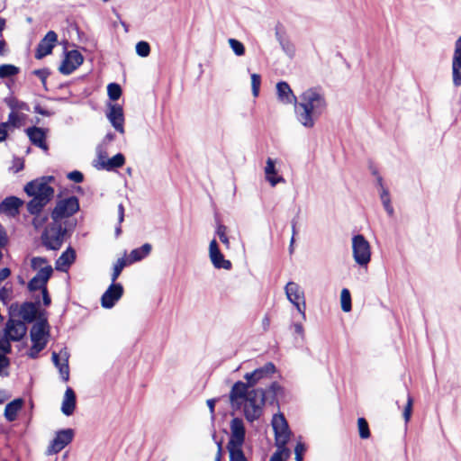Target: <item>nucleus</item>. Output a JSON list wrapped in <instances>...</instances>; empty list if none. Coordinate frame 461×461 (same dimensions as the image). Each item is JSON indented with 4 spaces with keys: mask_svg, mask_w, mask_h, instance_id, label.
I'll return each mask as SVG.
<instances>
[{
    "mask_svg": "<svg viewBox=\"0 0 461 461\" xmlns=\"http://www.w3.org/2000/svg\"><path fill=\"white\" fill-rule=\"evenodd\" d=\"M8 122L0 123V142L4 141L7 138Z\"/></svg>",
    "mask_w": 461,
    "mask_h": 461,
    "instance_id": "nucleus-57",
    "label": "nucleus"
},
{
    "mask_svg": "<svg viewBox=\"0 0 461 461\" xmlns=\"http://www.w3.org/2000/svg\"><path fill=\"white\" fill-rule=\"evenodd\" d=\"M58 41V35L55 32L50 31L40 41L36 49L35 58L41 59L45 56L50 54Z\"/></svg>",
    "mask_w": 461,
    "mask_h": 461,
    "instance_id": "nucleus-18",
    "label": "nucleus"
},
{
    "mask_svg": "<svg viewBox=\"0 0 461 461\" xmlns=\"http://www.w3.org/2000/svg\"><path fill=\"white\" fill-rule=\"evenodd\" d=\"M123 219H124V208H123L122 204H119V206H118L119 223H122L123 221Z\"/></svg>",
    "mask_w": 461,
    "mask_h": 461,
    "instance_id": "nucleus-62",
    "label": "nucleus"
},
{
    "mask_svg": "<svg viewBox=\"0 0 461 461\" xmlns=\"http://www.w3.org/2000/svg\"><path fill=\"white\" fill-rule=\"evenodd\" d=\"M23 205V201L15 196L6 197L0 203V212L14 216L18 213L19 208Z\"/></svg>",
    "mask_w": 461,
    "mask_h": 461,
    "instance_id": "nucleus-26",
    "label": "nucleus"
},
{
    "mask_svg": "<svg viewBox=\"0 0 461 461\" xmlns=\"http://www.w3.org/2000/svg\"><path fill=\"white\" fill-rule=\"evenodd\" d=\"M152 247L149 243H145L141 247L131 251L127 260L128 264H132L145 258L151 252Z\"/></svg>",
    "mask_w": 461,
    "mask_h": 461,
    "instance_id": "nucleus-28",
    "label": "nucleus"
},
{
    "mask_svg": "<svg viewBox=\"0 0 461 461\" xmlns=\"http://www.w3.org/2000/svg\"><path fill=\"white\" fill-rule=\"evenodd\" d=\"M216 233L220 240L224 244L225 248L229 249L230 244L227 236V227L225 225L220 224L216 229Z\"/></svg>",
    "mask_w": 461,
    "mask_h": 461,
    "instance_id": "nucleus-41",
    "label": "nucleus"
},
{
    "mask_svg": "<svg viewBox=\"0 0 461 461\" xmlns=\"http://www.w3.org/2000/svg\"><path fill=\"white\" fill-rule=\"evenodd\" d=\"M451 70L453 85L456 87L461 86V37L455 43Z\"/></svg>",
    "mask_w": 461,
    "mask_h": 461,
    "instance_id": "nucleus-19",
    "label": "nucleus"
},
{
    "mask_svg": "<svg viewBox=\"0 0 461 461\" xmlns=\"http://www.w3.org/2000/svg\"><path fill=\"white\" fill-rule=\"evenodd\" d=\"M5 103L8 105L9 108L12 109L13 112L19 110L29 111V106L27 104L19 101L17 98L14 96L5 98Z\"/></svg>",
    "mask_w": 461,
    "mask_h": 461,
    "instance_id": "nucleus-33",
    "label": "nucleus"
},
{
    "mask_svg": "<svg viewBox=\"0 0 461 461\" xmlns=\"http://www.w3.org/2000/svg\"><path fill=\"white\" fill-rule=\"evenodd\" d=\"M75 432L72 429H60L56 432L54 438L46 450L47 455H54L60 452L74 438Z\"/></svg>",
    "mask_w": 461,
    "mask_h": 461,
    "instance_id": "nucleus-10",
    "label": "nucleus"
},
{
    "mask_svg": "<svg viewBox=\"0 0 461 461\" xmlns=\"http://www.w3.org/2000/svg\"><path fill=\"white\" fill-rule=\"evenodd\" d=\"M19 313L23 321L32 322L36 317L37 310L33 303H25L21 306Z\"/></svg>",
    "mask_w": 461,
    "mask_h": 461,
    "instance_id": "nucleus-30",
    "label": "nucleus"
},
{
    "mask_svg": "<svg viewBox=\"0 0 461 461\" xmlns=\"http://www.w3.org/2000/svg\"><path fill=\"white\" fill-rule=\"evenodd\" d=\"M76 252L72 248H68L56 261V269L66 272L75 261Z\"/></svg>",
    "mask_w": 461,
    "mask_h": 461,
    "instance_id": "nucleus-27",
    "label": "nucleus"
},
{
    "mask_svg": "<svg viewBox=\"0 0 461 461\" xmlns=\"http://www.w3.org/2000/svg\"><path fill=\"white\" fill-rule=\"evenodd\" d=\"M351 247L352 256L356 264L361 267H367L372 255L368 240L362 234H357L352 237Z\"/></svg>",
    "mask_w": 461,
    "mask_h": 461,
    "instance_id": "nucleus-3",
    "label": "nucleus"
},
{
    "mask_svg": "<svg viewBox=\"0 0 461 461\" xmlns=\"http://www.w3.org/2000/svg\"><path fill=\"white\" fill-rule=\"evenodd\" d=\"M379 183H380V186H381V190H380V199H381V202H382V203L384 205V208L386 211V212L390 216H392L393 214V206L391 204V199H390L389 192L382 185V179L381 178L379 179Z\"/></svg>",
    "mask_w": 461,
    "mask_h": 461,
    "instance_id": "nucleus-32",
    "label": "nucleus"
},
{
    "mask_svg": "<svg viewBox=\"0 0 461 461\" xmlns=\"http://www.w3.org/2000/svg\"><path fill=\"white\" fill-rule=\"evenodd\" d=\"M215 402H216V401L214 399H209L206 402L207 406H208V408L210 410V412H211L212 417H213V414H214Z\"/></svg>",
    "mask_w": 461,
    "mask_h": 461,
    "instance_id": "nucleus-61",
    "label": "nucleus"
},
{
    "mask_svg": "<svg viewBox=\"0 0 461 461\" xmlns=\"http://www.w3.org/2000/svg\"><path fill=\"white\" fill-rule=\"evenodd\" d=\"M285 292L288 301L295 306L299 313L305 319L304 293L299 285L294 282H288L285 287Z\"/></svg>",
    "mask_w": 461,
    "mask_h": 461,
    "instance_id": "nucleus-9",
    "label": "nucleus"
},
{
    "mask_svg": "<svg viewBox=\"0 0 461 461\" xmlns=\"http://www.w3.org/2000/svg\"><path fill=\"white\" fill-rule=\"evenodd\" d=\"M10 341L12 340L5 337V334L3 338H0V353H2L1 355L8 354L11 351Z\"/></svg>",
    "mask_w": 461,
    "mask_h": 461,
    "instance_id": "nucleus-48",
    "label": "nucleus"
},
{
    "mask_svg": "<svg viewBox=\"0 0 461 461\" xmlns=\"http://www.w3.org/2000/svg\"><path fill=\"white\" fill-rule=\"evenodd\" d=\"M279 42L283 48V50L288 53L289 55H292L294 53V47L290 44L289 41H284L282 39H279Z\"/></svg>",
    "mask_w": 461,
    "mask_h": 461,
    "instance_id": "nucleus-58",
    "label": "nucleus"
},
{
    "mask_svg": "<svg viewBox=\"0 0 461 461\" xmlns=\"http://www.w3.org/2000/svg\"><path fill=\"white\" fill-rule=\"evenodd\" d=\"M275 372V365L271 362H268L264 366L255 369L253 372L245 374L244 379L247 381V383L245 384L248 385V388L249 389V387L256 385L262 380L271 377V375Z\"/></svg>",
    "mask_w": 461,
    "mask_h": 461,
    "instance_id": "nucleus-11",
    "label": "nucleus"
},
{
    "mask_svg": "<svg viewBox=\"0 0 461 461\" xmlns=\"http://www.w3.org/2000/svg\"><path fill=\"white\" fill-rule=\"evenodd\" d=\"M305 450V447L303 443H297L294 453H295V460L302 461L303 460V453Z\"/></svg>",
    "mask_w": 461,
    "mask_h": 461,
    "instance_id": "nucleus-55",
    "label": "nucleus"
},
{
    "mask_svg": "<svg viewBox=\"0 0 461 461\" xmlns=\"http://www.w3.org/2000/svg\"><path fill=\"white\" fill-rule=\"evenodd\" d=\"M83 56L79 51L70 50L66 54L59 70L63 75H69L83 63Z\"/></svg>",
    "mask_w": 461,
    "mask_h": 461,
    "instance_id": "nucleus-16",
    "label": "nucleus"
},
{
    "mask_svg": "<svg viewBox=\"0 0 461 461\" xmlns=\"http://www.w3.org/2000/svg\"><path fill=\"white\" fill-rule=\"evenodd\" d=\"M328 104L320 88L311 87L303 91L294 106L297 122L306 129L314 127L317 120L325 113Z\"/></svg>",
    "mask_w": 461,
    "mask_h": 461,
    "instance_id": "nucleus-2",
    "label": "nucleus"
},
{
    "mask_svg": "<svg viewBox=\"0 0 461 461\" xmlns=\"http://www.w3.org/2000/svg\"><path fill=\"white\" fill-rule=\"evenodd\" d=\"M51 358L55 366L59 369L61 379L64 382H68L69 380V352L68 348H63L59 353L52 352Z\"/></svg>",
    "mask_w": 461,
    "mask_h": 461,
    "instance_id": "nucleus-12",
    "label": "nucleus"
},
{
    "mask_svg": "<svg viewBox=\"0 0 461 461\" xmlns=\"http://www.w3.org/2000/svg\"><path fill=\"white\" fill-rule=\"evenodd\" d=\"M66 229L61 225V222L53 221L43 232L41 236L43 245L53 250L59 249L64 240Z\"/></svg>",
    "mask_w": 461,
    "mask_h": 461,
    "instance_id": "nucleus-5",
    "label": "nucleus"
},
{
    "mask_svg": "<svg viewBox=\"0 0 461 461\" xmlns=\"http://www.w3.org/2000/svg\"><path fill=\"white\" fill-rule=\"evenodd\" d=\"M228 43L230 45V48L231 49V50L233 51V53L236 56L241 57L245 54V47L241 41H240L236 39L230 38L228 40Z\"/></svg>",
    "mask_w": 461,
    "mask_h": 461,
    "instance_id": "nucleus-37",
    "label": "nucleus"
},
{
    "mask_svg": "<svg viewBox=\"0 0 461 461\" xmlns=\"http://www.w3.org/2000/svg\"><path fill=\"white\" fill-rule=\"evenodd\" d=\"M230 438L228 442V446H236L242 447L245 441V426L244 422L240 418H234L230 421Z\"/></svg>",
    "mask_w": 461,
    "mask_h": 461,
    "instance_id": "nucleus-14",
    "label": "nucleus"
},
{
    "mask_svg": "<svg viewBox=\"0 0 461 461\" xmlns=\"http://www.w3.org/2000/svg\"><path fill=\"white\" fill-rule=\"evenodd\" d=\"M9 366V360L6 357L0 354V375H8V373L5 372V369Z\"/></svg>",
    "mask_w": 461,
    "mask_h": 461,
    "instance_id": "nucleus-52",
    "label": "nucleus"
},
{
    "mask_svg": "<svg viewBox=\"0 0 461 461\" xmlns=\"http://www.w3.org/2000/svg\"><path fill=\"white\" fill-rule=\"evenodd\" d=\"M341 309L345 312L351 311V296L347 288H343L340 294Z\"/></svg>",
    "mask_w": 461,
    "mask_h": 461,
    "instance_id": "nucleus-36",
    "label": "nucleus"
},
{
    "mask_svg": "<svg viewBox=\"0 0 461 461\" xmlns=\"http://www.w3.org/2000/svg\"><path fill=\"white\" fill-rule=\"evenodd\" d=\"M264 173L266 180L271 186H276L277 184L285 182V178L278 175L277 169L276 168V160L271 158H267Z\"/></svg>",
    "mask_w": 461,
    "mask_h": 461,
    "instance_id": "nucleus-22",
    "label": "nucleus"
},
{
    "mask_svg": "<svg viewBox=\"0 0 461 461\" xmlns=\"http://www.w3.org/2000/svg\"><path fill=\"white\" fill-rule=\"evenodd\" d=\"M230 453V461H247L242 447L236 446H227Z\"/></svg>",
    "mask_w": 461,
    "mask_h": 461,
    "instance_id": "nucleus-35",
    "label": "nucleus"
},
{
    "mask_svg": "<svg viewBox=\"0 0 461 461\" xmlns=\"http://www.w3.org/2000/svg\"><path fill=\"white\" fill-rule=\"evenodd\" d=\"M272 427L275 432L276 445L277 447H285L291 431L285 416L281 413L275 414L272 419Z\"/></svg>",
    "mask_w": 461,
    "mask_h": 461,
    "instance_id": "nucleus-8",
    "label": "nucleus"
},
{
    "mask_svg": "<svg viewBox=\"0 0 461 461\" xmlns=\"http://www.w3.org/2000/svg\"><path fill=\"white\" fill-rule=\"evenodd\" d=\"M31 339H32V347L29 350V357L32 358H36L39 353L46 347L47 345V330H46V323L43 321H40L35 323L31 330Z\"/></svg>",
    "mask_w": 461,
    "mask_h": 461,
    "instance_id": "nucleus-7",
    "label": "nucleus"
},
{
    "mask_svg": "<svg viewBox=\"0 0 461 461\" xmlns=\"http://www.w3.org/2000/svg\"><path fill=\"white\" fill-rule=\"evenodd\" d=\"M76 403V393L71 387H68L65 391L61 403L62 413L66 416H71L75 411Z\"/></svg>",
    "mask_w": 461,
    "mask_h": 461,
    "instance_id": "nucleus-23",
    "label": "nucleus"
},
{
    "mask_svg": "<svg viewBox=\"0 0 461 461\" xmlns=\"http://www.w3.org/2000/svg\"><path fill=\"white\" fill-rule=\"evenodd\" d=\"M261 85V77L258 74L253 73L251 74V89L252 95L254 97H258L259 95Z\"/></svg>",
    "mask_w": 461,
    "mask_h": 461,
    "instance_id": "nucleus-42",
    "label": "nucleus"
},
{
    "mask_svg": "<svg viewBox=\"0 0 461 461\" xmlns=\"http://www.w3.org/2000/svg\"><path fill=\"white\" fill-rule=\"evenodd\" d=\"M31 266L34 270H40V269L43 268L44 266H50V265L47 263L45 258L37 257V258H32Z\"/></svg>",
    "mask_w": 461,
    "mask_h": 461,
    "instance_id": "nucleus-49",
    "label": "nucleus"
},
{
    "mask_svg": "<svg viewBox=\"0 0 461 461\" xmlns=\"http://www.w3.org/2000/svg\"><path fill=\"white\" fill-rule=\"evenodd\" d=\"M230 405L234 409H243L248 421L253 422L260 418L265 405V392L262 389L248 388L243 382H236L230 392Z\"/></svg>",
    "mask_w": 461,
    "mask_h": 461,
    "instance_id": "nucleus-1",
    "label": "nucleus"
},
{
    "mask_svg": "<svg viewBox=\"0 0 461 461\" xmlns=\"http://www.w3.org/2000/svg\"><path fill=\"white\" fill-rule=\"evenodd\" d=\"M27 328L23 321L10 319L5 324L4 333L12 341L21 340L26 334Z\"/></svg>",
    "mask_w": 461,
    "mask_h": 461,
    "instance_id": "nucleus-17",
    "label": "nucleus"
},
{
    "mask_svg": "<svg viewBox=\"0 0 461 461\" xmlns=\"http://www.w3.org/2000/svg\"><path fill=\"white\" fill-rule=\"evenodd\" d=\"M412 404H413V399L410 394H408L407 403L403 410V418H404L405 422H408L411 419V412H412Z\"/></svg>",
    "mask_w": 461,
    "mask_h": 461,
    "instance_id": "nucleus-46",
    "label": "nucleus"
},
{
    "mask_svg": "<svg viewBox=\"0 0 461 461\" xmlns=\"http://www.w3.org/2000/svg\"><path fill=\"white\" fill-rule=\"evenodd\" d=\"M123 294V287L119 283H113L103 294L101 297V305L105 309L113 308L115 303L122 298Z\"/></svg>",
    "mask_w": 461,
    "mask_h": 461,
    "instance_id": "nucleus-13",
    "label": "nucleus"
},
{
    "mask_svg": "<svg viewBox=\"0 0 461 461\" xmlns=\"http://www.w3.org/2000/svg\"><path fill=\"white\" fill-rule=\"evenodd\" d=\"M52 272H53V269H52L51 266H44L43 268L38 270L35 277H37L38 279H41V281H43L44 283L47 284L48 280L50 279V277L52 275Z\"/></svg>",
    "mask_w": 461,
    "mask_h": 461,
    "instance_id": "nucleus-44",
    "label": "nucleus"
},
{
    "mask_svg": "<svg viewBox=\"0 0 461 461\" xmlns=\"http://www.w3.org/2000/svg\"><path fill=\"white\" fill-rule=\"evenodd\" d=\"M209 258L215 268L230 270L232 264L230 260L225 259L223 254L221 252L216 240H211L209 244Z\"/></svg>",
    "mask_w": 461,
    "mask_h": 461,
    "instance_id": "nucleus-15",
    "label": "nucleus"
},
{
    "mask_svg": "<svg viewBox=\"0 0 461 461\" xmlns=\"http://www.w3.org/2000/svg\"><path fill=\"white\" fill-rule=\"evenodd\" d=\"M34 215H35V217L32 220V225L34 226L35 229L38 230V229L41 228L45 224V222L48 220V216L47 215H41V213L34 214Z\"/></svg>",
    "mask_w": 461,
    "mask_h": 461,
    "instance_id": "nucleus-51",
    "label": "nucleus"
},
{
    "mask_svg": "<svg viewBox=\"0 0 461 461\" xmlns=\"http://www.w3.org/2000/svg\"><path fill=\"white\" fill-rule=\"evenodd\" d=\"M79 210L78 199L70 196L57 202L51 212V218L55 222H60L63 219L68 218Z\"/></svg>",
    "mask_w": 461,
    "mask_h": 461,
    "instance_id": "nucleus-6",
    "label": "nucleus"
},
{
    "mask_svg": "<svg viewBox=\"0 0 461 461\" xmlns=\"http://www.w3.org/2000/svg\"><path fill=\"white\" fill-rule=\"evenodd\" d=\"M23 167H24L23 159H22L20 158H14L13 164L10 167V170L13 173H18V172L22 171L23 169Z\"/></svg>",
    "mask_w": 461,
    "mask_h": 461,
    "instance_id": "nucleus-50",
    "label": "nucleus"
},
{
    "mask_svg": "<svg viewBox=\"0 0 461 461\" xmlns=\"http://www.w3.org/2000/svg\"><path fill=\"white\" fill-rule=\"evenodd\" d=\"M290 455V451L286 447H278V451H276L270 461H282L283 457H288Z\"/></svg>",
    "mask_w": 461,
    "mask_h": 461,
    "instance_id": "nucleus-47",
    "label": "nucleus"
},
{
    "mask_svg": "<svg viewBox=\"0 0 461 461\" xmlns=\"http://www.w3.org/2000/svg\"><path fill=\"white\" fill-rule=\"evenodd\" d=\"M7 243V235L6 232L0 223V248H3Z\"/></svg>",
    "mask_w": 461,
    "mask_h": 461,
    "instance_id": "nucleus-59",
    "label": "nucleus"
},
{
    "mask_svg": "<svg viewBox=\"0 0 461 461\" xmlns=\"http://www.w3.org/2000/svg\"><path fill=\"white\" fill-rule=\"evenodd\" d=\"M6 122H8V126L12 125L14 127H16L19 125L20 117L15 112L12 111L8 115V121Z\"/></svg>",
    "mask_w": 461,
    "mask_h": 461,
    "instance_id": "nucleus-54",
    "label": "nucleus"
},
{
    "mask_svg": "<svg viewBox=\"0 0 461 461\" xmlns=\"http://www.w3.org/2000/svg\"><path fill=\"white\" fill-rule=\"evenodd\" d=\"M23 402L22 399H15L7 403L5 408V417L8 421H14L17 418L18 412L23 407Z\"/></svg>",
    "mask_w": 461,
    "mask_h": 461,
    "instance_id": "nucleus-29",
    "label": "nucleus"
},
{
    "mask_svg": "<svg viewBox=\"0 0 461 461\" xmlns=\"http://www.w3.org/2000/svg\"><path fill=\"white\" fill-rule=\"evenodd\" d=\"M135 49H136V53L142 58L148 57L150 53V47L147 41H139L136 44Z\"/></svg>",
    "mask_w": 461,
    "mask_h": 461,
    "instance_id": "nucleus-43",
    "label": "nucleus"
},
{
    "mask_svg": "<svg viewBox=\"0 0 461 461\" xmlns=\"http://www.w3.org/2000/svg\"><path fill=\"white\" fill-rule=\"evenodd\" d=\"M128 264V260L122 258H119L113 266V274H112V282L115 283L119 276L121 275L124 267Z\"/></svg>",
    "mask_w": 461,
    "mask_h": 461,
    "instance_id": "nucleus-38",
    "label": "nucleus"
},
{
    "mask_svg": "<svg viewBox=\"0 0 461 461\" xmlns=\"http://www.w3.org/2000/svg\"><path fill=\"white\" fill-rule=\"evenodd\" d=\"M26 133L32 144L44 150L48 149V146L45 143L46 133L43 129L31 127L26 130Z\"/></svg>",
    "mask_w": 461,
    "mask_h": 461,
    "instance_id": "nucleus-25",
    "label": "nucleus"
},
{
    "mask_svg": "<svg viewBox=\"0 0 461 461\" xmlns=\"http://www.w3.org/2000/svg\"><path fill=\"white\" fill-rule=\"evenodd\" d=\"M107 94L111 100L116 101L122 95V88L116 83H111L107 86Z\"/></svg>",
    "mask_w": 461,
    "mask_h": 461,
    "instance_id": "nucleus-39",
    "label": "nucleus"
},
{
    "mask_svg": "<svg viewBox=\"0 0 461 461\" xmlns=\"http://www.w3.org/2000/svg\"><path fill=\"white\" fill-rule=\"evenodd\" d=\"M18 67L12 64H4L0 66V78H6L15 76L19 73Z\"/></svg>",
    "mask_w": 461,
    "mask_h": 461,
    "instance_id": "nucleus-34",
    "label": "nucleus"
},
{
    "mask_svg": "<svg viewBox=\"0 0 461 461\" xmlns=\"http://www.w3.org/2000/svg\"><path fill=\"white\" fill-rule=\"evenodd\" d=\"M124 163L125 158L122 153H118L111 158H106L101 155L98 158V167L105 170H113L121 167Z\"/></svg>",
    "mask_w": 461,
    "mask_h": 461,
    "instance_id": "nucleus-24",
    "label": "nucleus"
},
{
    "mask_svg": "<svg viewBox=\"0 0 461 461\" xmlns=\"http://www.w3.org/2000/svg\"><path fill=\"white\" fill-rule=\"evenodd\" d=\"M28 288L31 291H36V290L43 291L44 289H47L46 288V283H44L41 279H38L35 276L29 282Z\"/></svg>",
    "mask_w": 461,
    "mask_h": 461,
    "instance_id": "nucleus-45",
    "label": "nucleus"
},
{
    "mask_svg": "<svg viewBox=\"0 0 461 461\" xmlns=\"http://www.w3.org/2000/svg\"><path fill=\"white\" fill-rule=\"evenodd\" d=\"M48 203L49 201H46L41 197H32V199L27 203V210L31 214H39Z\"/></svg>",
    "mask_w": 461,
    "mask_h": 461,
    "instance_id": "nucleus-31",
    "label": "nucleus"
},
{
    "mask_svg": "<svg viewBox=\"0 0 461 461\" xmlns=\"http://www.w3.org/2000/svg\"><path fill=\"white\" fill-rule=\"evenodd\" d=\"M68 178L75 183H81L84 179V176L81 172L75 170L68 173Z\"/></svg>",
    "mask_w": 461,
    "mask_h": 461,
    "instance_id": "nucleus-53",
    "label": "nucleus"
},
{
    "mask_svg": "<svg viewBox=\"0 0 461 461\" xmlns=\"http://www.w3.org/2000/svg\"><path fill=\"white\" fill-rule=\"evenodd\" d=\"M42 292V297H43V303L44 305L48 306L50 303V298L48 294L47 289H44Z\"/></svg>",
    "mask_w": 461,
    "mask_h": 461,
    "instance_id": "nucleus-63",
    "label": "nucleus"
},
{
    "mask_svg": "<svg viewBox=\"0 0 461 461\" xmlns=\"http://www.w3.org/2000/svg\"><path fill=\"white\" fill-rule=\"evenodd\" d=\"M11 274V271L9 268L5 267L0 270V282L6 279Z\"/></svg>",
    "mask_w": 461,
    "mask_h": 461,
    "instance_id": "nucleus-60",
    "label": "nucleus"
},
{
    "mask_svg": "<svg viewBox=\"0 0 461 461\" xmlns=\"http://www.w3.org/2000/svg\"><path fill=\"white\" fill-rule=\"evenodd\" d=\"M276 91L277 100L281 104L285 105L294 104V107L295 106V103H297L298 99L288 83L285 81L278 82L276 86Z\"/></svg>",
    "mask_w": 461,
    "mask_h": 461,
    "instance_id": "nucleus-21",
    "label": "nucleus"
},
{
    "mask_svg": "<svg viewBox=\"0 0 461 461\" xmlns=\"http://www.w3.org/2000/svg\"><path fill=\"white\" fill-rule=\"evenodd\" d=\"M107 119L113 127L120 133H124V115L122 107L119 104H109L106 113Z\"/></svg>",
    "mask_w": 461,
    "mask_h": 461,
    "instance_id": "nucleus-20",
    "label": "nucleus"
},
{
    "mask_svg": "<svg viewBox=\"0 0 461 461\" xmlns=\"http://www.w3.org/2000/svg\"><path fill=\"white\" fill-rule=\"evenodd\" d=\"M294 331L300 335H303V327L301 323H294Z\"/></svg>",
    "mask_w": 461,
    "mask_h": 461,
    "instance_id": "nucleus-64",
    "label": "nucleus"
},
{
    "mask_svg": "<svg viewBox=\"0 0 461 461\" xmlns=\"http://www.w3.org/2000/svg\"><path fill=\"white\" fill-rule=\"evenodd\" d=\"M33 74L41 79L43 85L46 84V79L49 76V72L46 69H36L33 71Z\"/></svg>",
    "mask_w": 461,
    "mask_h": 461,
    "instance_id": "nucleus-56",
    "label": "nucleus"
},
{
    "mask_svg": "<svg viewBox=\"0 0 461 461\" xmlns=\"http://www.w3.org/2000/svg\"><path fill=\"white\" fill-rule=\"evenodd\" d=\"M357 427L359 437L363 439L368 438L370 437L369 427L367 421L364 418L357 419Z\"/></svg>",
    "mask_w": 461,
    "mask_h": 461,
    "instance_id": "nucleus-40",
    "label": "nucleus"
},
{
    "mask_svg": "<svg viewBox=\"0 0 461 461\" xmlns=\"http://www.w3.org/2000/svg\"><path fill=\"white\" fill-rule=\"evenodd\" d=\"M54 180L53 176H42L27 183L24 186V192L32 197H41L46 201H50L54 195V189L50 183Z\"/></svg>",
    "mask_w": 461,
    "mask_h": 461,
    "instance_id": "nucleus-4",
    "label": "nucleus"
}]
</instances>
